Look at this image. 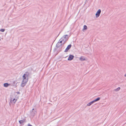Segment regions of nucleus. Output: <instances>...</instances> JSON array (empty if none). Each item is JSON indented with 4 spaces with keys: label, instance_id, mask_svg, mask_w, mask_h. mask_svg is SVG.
Returning a JSON list of instances; mask_svg holds the SVG:
<instances>
[{
    "label": "nucleus",
    "instance_id": "1",
    "mask_svg": "<svg viewBox=\"0 0 126 126\" xmlns=\"http://www.w3.org/2000/svg\"><path fill=\"white\" fill-rule=\"evenodd\" d=\"M29 74V72H26L22 76L23 80L21 84V86L22 87H24L26 83L28 81V76Z\"/></svg>",
    "mask_w": 126,
    "mask_h": 126
},
{
    "label": "nucleus",
    "instance_id": "2",
    "mask_svg": "<svg viewBox=\"0 0 126 126\" xmlns=\"http://www.w3.org/2000/svg\"><path fill=\"white\" fill-rule=\"evenodd\" d=\"M101 12V10L100 9H99L96 12V13L95 14L96 17H98L99 16Z\"/></svg>",
    "mask_w": 126,
    "mask_h": 126
},
{
    "label": "nucleus",
    "instance_id": "3",
    "mask_svg": "<svg viewBox=\"0 0 126 126\" xmlns=\"http://www.w3.org/2000/svg\"><path fill=\"white\" fill-rule=\"evenodd\" d=\"M72 46V45L71 44H70L68 45L64 51V52H66L68 51V50L70 49Z\"/></svg>",
    "mask_w": 126,
    "mask_h": 126
},
{
    "label": "nucleus",
    "instance_id": "4",
    "mask_svg": "<svg viewBox=\"0 0 126 126\" xmlns=\"http://www.w3.org/2000/svg\"><path fill=\"white\" fill-rule=\"evenodd\" d=\"M36 113V109H33L32 110L31 114L32 116H34L35 114Z\"/></svg>",
    "mask_w": 126,
    "mask_h": 126
},
{
    "label": "nucleus",
    "instance_id": "5",
    "mask_svg": "<svg viewBox=\"0 0 126 126\" xmlns=\"http://www.w3.org/2000/svg\"><path fill=\"white\" fill-rule=\"evenodd\" d=\"M74 56L72 55H70L69 56L68 59V60L69 61H71L74 58Z\"/></svg>",
    "mask_w": 126,
    "mask_h": 126
},
{
    "label": "nucleus",
    "instance_id": "6",
    "mask_svg": "<svg viewBox=\"0 0 126 126\" xmlns=\"http://www.w3.org/2000/svg\"><path fill=\"white\" fill-rule=\"evenodd\" d=\"M62 45V44H61V43H60L58 42L56 45V47L57 48H58L60 47Z\"/></svg>",
    "mask_w": 126,
    "mask_h": 126
},
{
    "label": "nucleus",
    "instance_id": "7",
    "mask_svg": "<svg viewBox=\"0 0 126 126\" xmlns=\"http://www.w3.org/2000/svg\"><path fill=\"white\" fill-rule=\"evenodd\" d=\"M61 40H62L63 42V44H64L67 41V39H64V38L62 39V37L59 40V41Z\"/></svg>",
    "mask_w": 126,
    "mask_h": 126
},
{
    "label": "nucleus",
    "instance_id": "8",
    "mask_svg": "<svg viewBox=\"0 0 126 126\" xmlns=\"http://www.w3.org/2000/svg\"><path fill=\"white\" fill-rule=\"evenodd\" d=\"M16 100L15 99V98L13 99V100H12V98H11L10 101V102L13 104H15L16 102Z\"/></svg>",
    "mask_w": 126,
    "mask_h": 126
},
{
    "label": "nucleus",
    "instance_id": "9",
    "mask_svg": "<svg viewBox=\"0 0 126 126\" xmlns=\"http://www.w3.org/2000/svg\"><path fill=\"white\" fill-rule=\"evenodd\" d=\"M63 38L64 39H67V41L68 39V35H63L62 37V39H63Z\"/></svg>",
    "mask_w": 126,
    "mask_h": 126
},
{
    "label": "nucleus",
    "instance_id": "10",
    "mask_svg": "<svg viewBox=\"0 0 126 126\" xmlns=\"http://www.w3.org/2000/svg\"><path fill=\"white\" fill-rule=\"evenodd\" d=\"M25 122V119L19 121V122L20 124H22Z\"/></svg>",
    "mask_w": 126,
    "mask_h": 126
},
{
    "label": "nucleus",
    "instance_id": "11",
    "mask_svg": "<svg viewBox=\"0 0 126 126\" xmlns=\"http://www.w3.org/2000/svg\"><path fill=\"white\" fill-rule=\"evenodd\" d=\"M94 100H93L92 101L87 104V106H90L91 105H92V104L94 103Z\"/></svg>",
    "mask_w": 126,
    "mask_h": 126
},
{
    "label": "nucleus",
    "instance_id": "12",
    "mask_svg": "<svg viewBox=\"0 0 126 126\" xmlns=\"http://www.w3.org/2000/svg\"><path fill=\"white\" fill-rule=\"evenodd\" d=\"M9 85H10V84H8L7 83H4L3 84L4 86L5 87H8V86Z\"/></svg>",
    "mask_w": 126,
    "mask_h": 126
},
{
    "label": "nucleus",
    "instance_id": "13",
    "mask_svg": "<svg viewBox=\"0 0 126 126\" xmlns=\"http://www.w3.org/2000/svg\"><path fill=\"white\" fill-rule=\"evenodd\" d=\"M100 99V97H98L96 99L94 100V102H95L96 101L99 100Z\"/></svg>",
    "mask_w": 126,
    "mask_h": 126
},
{
    "label": "nucleus",
    "instance_id": "14",
    "mask_svg": "<svg viewBox=\"0 0 126 126\" xmlns=\"http://www.w3.org/2000/svg\"><path fill=\"white\" fill-rule=\"evenodd\" d=\"M79 59L81 61H83L85 60V59L84 58V57H81L80 58H79Z\"/></svg>",
    "mask_w": 126,
    "mask_h": 126
},
{
    "label": "nucleus",
    "instance_id": "15",
    "mask_svg": "<svg viewBox=\"0 0 126 126\" xmlns=\"http://www.w3.org/2000/svg\"><path fill=\"white\" fill-rule=\"evenodd\" d=\"M120 89V87L117 88L116 89L114 90V91L117 92L119 91Z\"/></svg>",
    "mask_w": 126,
    "mask_h": 126
},
{
    "label": "nucleus",
    "instance_id": "16",
    "mask_svg": "<svg viewBox=\"0 0 126 126\" xmlns=\"http://www.w3.org/2000/svg\"><path fill=\"white\" fill-rule=\"evenodd\" d=\"M87 29V26L86 25H84L83 26V29L84 30H86Z\"/></svg>",
    "mask_w": 126,
    "mask_h": 126
},
{
    "label": "nucleus",
    "instance_id": "17",
    "mask_svg": "<svg viewBox=\"0 0 126 126\" xmlns=\"http://www.w3.org/2000/svg\"><path fill=\"white\" fill-rule=\"evenodd\" d=\"M5 31V29H1L0 30V31L2 32H4Z\"/></svg>",
    "mask_w": 126,
    "mask_h": 126
},
{
    "label": "nucleus",
    "instance_id": "18",
    "mask_svg": "<svg viewBox=\"0 0 126 126\" xmlns=\"http://www.w3.org/2000/svg\"><path fill=\"white\" fill-rule=\"evenodd\" d=\"M61 40L60 41H59L58 42H59V43H61V44H62V42H63H63L62 40Z\"/></svg>",
    "mask_w": 126,
    "mask_h": 126
},
{
    "label": "nucleus",
    "instance_id": "19",
    "mask_svg": "<svg viewBox=\"0 0 126 126\" xmlns=\"http://www.w3.org/2000/svg\"><path fill=\"white\" fill-rule=\"evenodd\" d=\"M17 94H20V93L19 92H17Z\"/></svg>",
    "mask_w": 126,
    "mask_h": 126
},
{
    "label": "nucleus",
    "instance_id": "20",
    "mask_svg": "<svg viewBox=\"0 0 126 126\" xmlns=\"http://www.w3.org/2000/svg\"><path fill=\"white\" fill-rule=\"evenodd\" d=\"M13 82L14 83H15V81H14Z\"/></svg>",
    "mask_w": 126,
    "mask_h": 126
},
{
    "label": "nucleus",
    "instance_id": "21",
    "mask_svg": "<svg viewBox=\"0 0 126 126\" xmlns=\"http://www.w3.org/2000/svg\"><path fill=\"white\" fill-rule=\"evenodd\" d=\"M125 76L126 77V74L125 75Z\"/></svg>",
    "mask_w": 126,
    "mask_h": 126
}]
</instances>
